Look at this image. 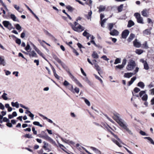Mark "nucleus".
Segmentation results:
<instances>
[{
	"label": "nucleus",
	"instance_id": "obj_1",
	"mask_svg": "<svg viewBox=\"0 0 154 154\" xmlns=\"http://www.w3.org/2000/svg\"><path fill=\"white\" fill-rule=\"evenodd\" d=\"M136 63L134 61L131 60L127 66V69L128 71L132 70L135 67Z\"/></svg>",
	"mask_w": 154,
	"mask_h": 154
},
{
	"label": "nucleus",
	"instance_id": "obj_2",
	"mask_svg": "<svg viewBox=\"0 0 154 154\" xmlns=\"http://www.w3.org/2000/svg\"><path fill=\"white\" fill-rule=\"evenodd\" d=\"M114 116L112 118L115 120L119 125H121L124 122H122V120L119 117V114L117 113H114Z\"/></svg>",
	"mask_w": 154,
	"mask_h": 154
},
{
	"label": "nucleus",
	"instance_id": "obj_3",
	"mask_svg": "<svg viewBox=\"0 0 154 154\" xmlns=\"http://www.w3.org/2000/svg\"><path fill=\"white\" fill-rule=\"evenodd\" d=\"M72 27L75 31L80 32L83 31L85 29V28L82 26L80 24H79L78 26H74L73 25H72Z\"/></svg>",
	"mask_w": 154,
	"mask_h": 154
},
{
	"label": "nucleus",
	"instance_id": "obj_4",
	"mask_svg": "<svg viewBox=\"0 0 154 154\" xmlns=\"http://www.w3.org/2000/svg\"><path fill=\"white\" fill-rule=\"evenodd\" d=\"M69 89L74 94H78L79 91V88L75 87L74 89L72 85H71V87L69 88Z\"/></svg>",
	"mask_w": 154,
	"mask_h": 154
},
{
	"label": "nucleus",
	"instance_id": "obj_5",
	"mask_svg": "<svg viewBox=\"0 0 154 154\" xmlns=\"http://www.w3.org/2000/svg\"><path fill=\"white\" fill-rule=\"evenodd\" d=\"M129 33V31L128 29L124 30L122 33V37L123 38H126Z\"/></svg>",
	"mask_w": 154,
	"mask_h": 154
},
{
	"label": "nucleus",
	"instance_id": "obj_6",
	"mask_svg": "<svg viewBox=\"0 0 154 154\" xmlns=\"http://www.w3.org/2000/svg\"><path fill=\"white\" fill-rule=\"evenodd\" d=\"M42 138L48 140V141H50V142L53 144H55L56 143L51 138L48 136L47 134H46L45 135H43Z\"/></svg>",
	"mask_w": 154,
	"mask_h": 154
},
{
	"label": "nucleus",
	"instance_id": "obj_7",
	"mask_svg": "<svg viewBox=\"0 0 154 154\" xmlns=\"http://www.w3.org/2000/svg\"><path fill=\"white\" fill-rule=\"evenodd\" d=\"M121 127H122L124 129L126 130V131L130 134H132V133L131 132V131L129 129L127 128V126L124 123L120 126Z\"/></svg>",
	"mask_w": 154,
	"mask_h": 154
},
{
	"label": "nucleus",
	"instance_id": "obj_8",
	"mask_svg": "<svg viewBox=\"0 0 154 154\" xmlns=\"http://www.w3.org/2000/svg\"><path fill=\"white\" fill-rule=\"evenodd\" d=\"M121 127H122L124 129L126 130V131L130 134H132V133L131 132V131L129 129L127 128V126L124 123L120 126Z\"/></svg>",
	"mask_w": 154,
	"mask_h": 154
},
{
	"label": "nucleus",
	"instance_id": "obj_9",
	"mask_svg": "<svg viewBox=\"0 0 154 154\" xmlns=\"http://www.w3.org/2000/svg\"><path fill=\"white\" fill-rule=\"evenodd\" d=\"M121 127H122L124 129L126 130V131L130 134H132V133L131 132V131L129 129L127 128V126L124 123L120 126Z\"/></svg>",
	"mask_w": 154,
	"mask_h": 154
},
{
	"label": "nucleus",
	"instance_id": "obj_10",
	"mask_svg": "<svg viewBox=\"0 0 154 154\" xmlns=\"http://www.w3.org/2000/svg\"><path fill=\"white\" fill-rule=\"evenodd\" d=\"M2 24L5 27L8 28L9 26H12V24L9 21L6 20L2 22Z\"/></svg>",
	"mask_w": 154,
	"mask_h": 154
},
{
	"label": "nucleus",
	"instance_id": "obj_11",
	"mask_svg": "<svg viewBox=\"0 0 154 154\" xmlns=\"http://www.w3.org/2000/svg\"><path fill=\"white\" fill-rule=\"evenodd\" d=\"M25 6L27 8L28 10L30 11V12L33 15L34 17L38 20H39V19L38 17L31 10V9L25 4H24Z\"/></svg>",
	"mask_w": 154,
	"mask_h": 154
},
{
	"label": "nucleus",
	"instance_id": "obj_12",
	"mask_svg": "<svg viewBox=\"0 0 154 154\" xmlns=\"http://www.w3.org/2000/svg\"><path fill=\"white\" fill-rule=\"evenodd\" d=\"M109 34L111 35L112 36L118 35L119 34V32L116 30L114 29L112 30H111Z\"/></svg>",
	"mask_w": 154,
	"mask_h": 154
},
{
	"label": "nucleus",
	"instance_id": "obj_13",
	"mask_svg": "<svg viewBox=\"0 0 154 154\" xmlns=\"http://www.w3.org/2000/svg\"><path fill=\"white\" fill-rule=\"evenodd\" d=\"M6 64L4 56H0V65H3L4 66L6 65Z\"/></svg>",
	"mask_w": 154,
	"mask_h": 154
},
{
	"label": "nucleus",
	"instance_id": "obj_14",
	"mask_svg": "<svg viewBox=\"0 0 154 154\" xmlns=\"http://www.w3.org/2000/svg\"><path fill=\"white\" fill-rule=\"evenodd\" d=\"M152 28H150L149 29H146L143 31V33L144 34L146 35H149L151 34V30L152 29Z\"/></svg>",
	"mask_w": 154,
	"mask_h": 154
},
{
	"label": "nucleus",
	"instance_id": "obj_15",
	"mask_svg": "<svg viewBox=\"0 0 154 154\" xmlns=\"http://www.w3.org/2000/svg\"><path fill=\"white\" fill-rule=\"evenodd\" d=\"M137 77L135 76L131 78V80L128 82V83L127 84V85L128 86H130L133 82L136 80Z\"/></svg>",
	"mask_w": 154,
	"mask_h": 154
},
{
	"label": "nucleus",
	"instance_id": "obj_16",
	"mask_svg": "<svg viewBox=\"0 0 154 154\" xmlns=\"http://www.w3.org/2000/svg\"><path fill=\"white\" fill-rule=\"evenodd\" d=\"M134 75L133 73L132 72H127L124 74V77L125 78H129Z\"/></svg>",
	"mask_w": 154,
	"mask_h": 154
},
{
	"label": "nucleus",
	"instance_id": "obj_17",
	"mask_svg": "<svg viewBox=\"0 0 154 154\" xmlns=\"http://www.w3.org/2000/svg\"><path fill=\"white\" fill-rule=\"evenodd\" d=\"M10 18L12 19L14 21H17L18 22H19L18 19L17 18L14 14H11L10 15Z\"/></svg>",
	"mask_w": 154,
	"mask_h": 154
},
{
	"label": "nucleus",
	"instance_id": "obj_18",
	"mask_svg": "<svg viewBox=\"0 0 154 154\" xmlns=\"http://www.w3.org/2000/svg\"><path fill=\"white\" fill-rule=\"evenodd\" d=\"M133 44L134 46L137 48H139L140 47L141 44L137 41V39L135 40L133 42Z\"/></svg>",
	"mask_w": 154,
	"mask_h": 154
},
{
	"label": "nucleus",
	"instance_id": "obj_19",
	"mask_svg": "<svg viewBox=\"0 0 154 154\" xmlns=\"http://www.w3.org/2000/svg\"><path fill=\"white\" fill-rule=\"evenodd\" d=\"M135 37V35L133 33H131L127 39V41L128 42H131Z\"/></svg>",
	"mask_w": 154,
	"mask_h": 154
},
{
	"label": "nucleus",
	"instance_id": "obj_20",
	"mask_svg": "<svg viewBox=\"0 0 154 154\" xmlns=\"http://www.w3.org/2000/svg\"><path fill=\"white\" fill-rule=\"evenodd\" d=\"M91 149L94 151L96 153L98 154H101V152L99 149L96 148L91 146Z\"/></svg>",
	"mask_w": 154,
	"mask_h": 154
},
{
	"label": "nucleus",
	"instance_id": "obj_21",
	"mask_svg": "<svg viewBox=\"0 0 154 154\" xmlns=\"http://www.w3.org/2000/svg\"><path fill=\"white\" fill-rule=\"evenodd\" d=\"M12 37L15 38H16L15 40L16 43L19 45H20L21 43V40L20 39L17 38L14 35H12L11 36Z\"/></svg>",
	"mask_w": 154,
	"mask_h": 154
},
{
	"label": "nucleus",
	"instance_id": "obj_22",
	"mask_svg": "<svg viewBox=\"0 0 154 154\" xmlns=\"http://www.w3.org/2000/svg\"><path fill=\"white\" fill-rule=\"evenodd\" d=\"M29 55L30 57L31 56L33 57H37L36 53L34 51H31L30 53L29 54Z\"/></svg>",
	"mask_w": 154,
	"mask_h": 154
},
{
	"label": "nucleus",
	"instance_id": "obj_23",
	"mask_svg": "<svg viewBox=\"0 0 154 154\" xmlns=\"http://www.w3.org/2000/svg\"><path fill=\"white\" fill-rule=\"evenodd\" d=\"M61 66H62V67H63V68L65 70L68 72L69 71V69L68 68V67H67V66L66 65L63 63H62L61 64Z\"/></svg>",
	"mask_w": 154,
	"mask_h": 154
},
{
	"label": "nucleus",
	"instance_id": "obj_24",
	"mask_svg": "<svg viewBox=\"0 0 154 154\" xmlns=\"http://www.w3.org/2000/svg\"><path fill=\"white\" fill-rule=\"evenodd\" d=\"M137 86L143 89L145 87V85L143 82H140L137 83Z\"/></svg>",
	"mask_w": 154,
	"mask_h": 154
},
{
	"label": "nucleus",
	"instance_id": "obj_25",
	"mask_svg": "<svg viewBox=\"0 0 154 154\" xmlns=\"http://www.w3.org/2000/svg\"><path fill=\"white\" fill-rule=\"evenodd\" d=\"M134 25V23L132 20H130L128 21L127 27L129 28L131 27Z\"/></svg>",
	"mask_w": 154,
	"mask_h": 154
},
{
	"label": "nucleus",
	"instance_id": "obj_26",
	"mask_svg": "<svg viewBox=\"0 0 154 154\" xmlns=\"http://www.w3.org/2000/svg\"><path fill=\"white\" fill-rule=\"evenodd\" d=\"M147 10L146 9H143L141 12L142 15L144 17H147L148 16V15L147 13Z\"/></svg>",
	"mask_w": 154,
	"mask_h": 154
},
{
	"label": "nucleus",
	"instance_id": "obj_27",
	"mask_svg": "<svg viewBox=\"0 0 154 154\" xmlns=\"http://www.w3.org/2000/svg\"><path fill=\"white\" fill-rule=\"evenodd\" d=\"M99 12L100 13L102 11H104L106 9V7L105 6H103L102 5H100V6L99 8Z\"/></svg>",
	"mask_w": 154,
	"mask_h": 154
},
{
	"label": "nucleus",
	"instance_id": "obj_28",
	"mask_svg": "<svg viewBox=\"0 0 154 154\" xmlns=\"http://www.w3.org/2000/svg\"><path fill=\"white\" fill-rule=\"evenodd\" d=\"M43 30L44 32L45 33L46 35H48L50 37H51L53 38H54V37L51 34L49 33L48 31L46 30L45 29H43Z\"/></svg>",
	"mask_w": 154,
	"mask_h": 154
},
{
	"label": "nucleus",
	"instance_id": "obj_29",
	"mask_svg": "<svg viewBox=\"0 0 154 154\" xmlns=\"http://www.w3.org/2000/svg\"><path fill=\"white\" fill-rule=\"evenodd\" d=\"M11 104L13 107H16L17 108L19 107V104L17 102H16L15 103L12 102Z\"/></svg>",
	"mask_w": 154,
	"mask_h": 154
},
{
	"label": "nucleus",
	"instance_id": "obj_30",
	"mask_svg": "<svg viewBox=\"0 0 154 154\" xmlns=\"http://www.w3.org/2000/svg\"><path fill=\"white\" fill-rule=\"evenodd\" d=\"M92 56L94 58L97 59L99 57V56L98 54L95 51L93 52L92 55Z\"/></svg>",
	"mask_w": 154,
	"mask_h": 154
},
{
	"label": "nucleus",
	"instance_id": "obj_31",
	"mask_svg": "<svg viewBox=\"0 0 154 154\" xmlns=\"http://www.w3.org/2000/svg\"><path fill=\"white\" fill-rule=\"evenodd\" d=\"M66 8L68 9L69 11L71 12H72L74 10V8L69 5L66 6Z\"/></svg>",
	"mask_w": 154,
	"mask_h": 154
},
{
	"label": "nucleus",
	"instance_id": "obj_32",
	"mask_svg": "<svg viewBox=\"0 0 154 154\" xmlns=\"http://www.w3.org/2000/svg\"><path fill=\"white\" fill-rule=\"evenodd\" d=\"M82 99L84 100L85 103L88 106H90V103L88 100L84 97H82Z\"/></svg>",
	"mask_w": 154,
	"mask_h": 154
},
{
	"label": "nucleus",
	"instance_id": "obj_33",
	"mask_svg": "<svg viewBox=\"0 0 154 154\" xmlns=\"http://www.w3.org/2000/svg\"><path fill=\"white\" fill-rule=\"evenodd\" d=\"M63 85L65 86L69 85V88L71 87V85H72L70 84L66 80H65L64 81L63 83Z\"/></svg>",
	"mask_w": 154,
	"mask_h": 154
},
{
	"label": "nucleus",
	"instance_id": "obj_34",
	"mask_svg": "<svg viewBox=\"0 0 154 154\" xmlns=\"http://www.w3.org/2000/svg\"><path fill=\"white\" fill-rule=\"evenodd\" d=\"M94 67L96 70L97 71H100L101 70L100 68L97 63H94Z\"/></svg>",
	"mask_w": 154,
	"mask_h": 154
},
{
	"label": "nucleus",
	"instance_id": "obj_35",
	"mask_svg": "<svg viewBox=\"0 0 154 154\" xmlns=\"http://www.w3.org/2000/svg\"><path fill=\"white\" fill-rule=\"evenodd\" d=\"M123 7V4H121L120 6H119L117 8V10L119 12H121L122 11Z\"/></svg>",
	"mask_w": 154,
	"mask_h": 154
},
{
	"label": "nucleus",
	"instance_id": "obj_36",
	"mask_svg": "<svg viewBox=\"0 0 154 154\" xmlns=\"http://www.w3.org/2000/svg\"><path fill=\"white\" fill-rule=\"evenodd\" d=\"M107 20V19L105 18L103 20H101V22L100 23L101 24V26L103 27H104V23L106 22V21Z\"/></svg>",
	"mask_w": 154,
	"mask_h": 154
},
{
	"label": "nucleus",
	"instance_id": "obj_37",
	"mask_svg": "<svg viewBox=\"0 0 154 154\" xmlns=\"http://www.w3.org/2000/svg\"><path fill=\"white\" fill-rule=\"evenodd\" d=\"M108 29L110 31L113 27V24L112 23H109L108 24Z\"/></svg>",
	"mask_w": 154,
	"mask_h": 154
},
{
	"label": "nucleus",
	"instance_id": "obj_38",
	"mask_svg": "<svg viewBox=\"0 0 154 154\" xmlns=\"http://www.w3.org/2000/svg\"><path fill=\"white\" fill-rule=\"evenodd\" d=\"M112 140L114 143H116L119 147H122V146L119 144V142L117 140L114 139H112Z\"/></svg>",
	"mask_w": 154,
	"mask_h": 154
},
{
	"label": "nucleus",
	"instance_id": "obj_39",
	"mask_svg": "<svg viewBox=\"0 0 154 154\" xmlns=\"http://www.w3.org/2000/svg\"><path fill=\"white\" fill-rule=\"evenodd\" d=\"M136 53L139 55L141 54L143 52V51L141 49H136L135 51Z\"/></svg>",
	"mask_w": 154,
	"mask_h": 154
},
{
	"label": "nucleus",
	"instance_id": "obj_40",
	"mask_svg": "<svg viewBox=\"0 0 154 154\" xmlns=\"http://www.w3.org/2000/svg\"><path fill=\"white\" fill-rule=\"evenodd\" d=\"M137 20V22L141 24H143L144 23L143 21V18L141 17L138 18Z\"/></svg>",
	"mask_w": 154,
	"mask_h": 154
},
{
	"label": "nucleus",
	"instance_id": "obj_41",
	"mask_svg": "<svg viewBox=\"0 0 154 154\" xmlns=\"http://www.w3.org/2000/svg\"><path fill=\"white\" fill-rule=\"evenodd\" d=\"M67 72L69 74V76L74 81H75V79H76L72 74L69 71Z\"/></svg>",
	"mask_w": 154,
	"mask_h": 154
},
{
	"label": "nucleus",
	"instance_id": "obj_42",
	"mask_svg": "<svg viewBox=\"0 0 154 154\" xmlns=\"http://www.w3.org/2000/svg\"><path fill=\"white\" fill-rule=\"evenodd\" d=\"M144 69L146 70H147L149 69V66L147 63L146 62L144 64H143Z\"/></svg>",
	"mask_w": 154,
	"mask_h": 154
},
{
	"label": "nucleus",
	"instance_id": "obj_43",
	"mask_svg": "<svg viewBox=\"0 0 154 154\" xmlns=\"http://www.w3.org/2000/svg\"><path fill=\"white\" fill-rule=\"evenodd\" d=\"M92 14V12L90 11L88 12V15H86V17L88 19H91V16Z\"/></svg>",
	"mask_w": 154,
	"mask_h": 154
},
{
	"label": "nucleus",
	"instance_id": "obj_44",
	"mask_svg": "<svg viewBox=\"0 0 154 154\" xmlns=\"http://www.w3.org/2000/svg\"><path fill=\"white\" fill-rule=\"evenodd\" d=\"M143 47L146 49H147L149 48L146 41H145L144 43L143 44Z\"/></svg>",
	"mask_w": 154,
	"mask_h": 154
},
{
	"label": "nucleus",
	"instance_id": "obj_45",
	"mask_svg": "<svg viewBox=\"0 0 154 154\" xmlns=\"http://www.w3.org/2000/svg\"><path fill=\"white\" fill-rule=\"evenodd\" d=\"M33 124L35 125H37L40 126L41 127H43V126L40 124V123L38 122L35 121L33 122Z\"/></svg>",
	"mask_w": 154,
	"mask_h": 154
},
{
	"label": "nucleus",
	"instance_id": "obj_46",
	"mask_svg": "<svg viewBox=\"0 0 154 154\" xmlns=\"http://www.w3.org/2000/svg\"><path fill=\"white\" fill-rule=\"evenodd\" d=\"M7 94L5 93H4L2 96V97L3 99L5 100H7L8 99V97H7L6 95Z\"/></svg>",
	"mask_w": 154,
	"mask_h": 154
},
{
	"label": "nucleus",
	"instance_id": "obj_47",
	"mask_svg": "<svg viewBox=\"0 0 154 154\" xmlns=\"http://www.w3.org/2000/svg\"><path fill=\"white\" fill-rule=\"evenodd\" d=\"M74 82L80 87L82 88L83 87L82 85L81 84V83L79 82V81L77 79H75V81H74Z\"/></svg>",
	"mask_w": 154,
	"mask_h": 154
},
{
	"label": "nucleus",
	"instance_id": "obj_48",
	"mask_svg": "<svg viewBox=\"0 0 154 154\" xmlns=\"http://www.w3.org/2000/svg\"><path fill=\"white\" fill-rule=\"evenodd\" d=\"M148 99V96L147 94H145L143 96L142 99L143 101H146Z\"/></svg>",
	"mask_w": 154,
	"mask_h": 154
},
{
	"label": "nucleus",
	"instance_id": "obj_49",
	"mask_svg": "<svg viewBox=\"0 0 154 154\" xmlns=\"http://www.w3.org/2000/svg\"><path fill=\"white\" fill-rule=\"evenodd\" d=\"M69 46L73 49V52L75 54L76 56H78L79 55V53L78 52H77L76 50L75 49L73 48L72 47L71 45H69Z\"/></svg>",
	"mask_w": 154,
	"mask_h": 154
},
{
	"label": "nucleus",
	"instance_id": "obj_50",
	"mask_svg": "<svg viewBox=\"0 0 154 154\" xmlns=\"http://www.w3.org/2000/svg\"><path fill=\"white\" fill-rule=\"evenodd\" d=\"M134 15L135 17L137 20V19L138 18L141 17L140 14L138 13H135Z\"/></svg>",
	"mask_w": 154,
	"mask_h": 154
},
{
	"label": "nucleus",
	"instance_id": "obj_51",
	"mask_svg": "<svg viewBox=\"0 0 154 154\" xmlns=\"http://www.w3.org/2000/svg\"><path fill=\"white\" fill-rule=\"evenodd\" d=\"M14 8L18 11H19L20 13H22V11H19L20 9V7L19 6H17V5H14Z\"/></svg>",
	"mask_w": 154,
	"mask_h": 154
},
{
	"label": "nucleus",
	"instance_id": "obj_52",
	"mask_svg": "<svg viewBox=\"0 0 154 154\" xmlns=\"http://www.w3.org/2000/svg\"><path fill=\"white\" fill-rule=\"evenodd\" d=\"M37 52L39 54L40 56L42 57L44 59L46 60L45 57L44 56L43 54L39 50Z\"/></svg>",
	"mask_w": 154,
	"mask_h": 154
},
{
	"label": "nucleus",
	"instance_id": "obj_53",
	"mask_svg": "<svg viewBox=\"0 0 154 154\" xmlns=\"http://www.w3.org/2000/svg\"><path fill=\"white\" fill-rule=\"evenodd\" d=\"M94 75L95 76L96 79L99 80L102 84H103V81L98 76H97L96 74H94Z\"/></svg>",
	"mask_w": 154,
	"mask_h": 154
},
{
	"label": "nucleus",
	"instance_id": "obj_54",
	"mask_svg": "<svg viewBox=\"0 0 154 154\" xmlns=\"http://www.w3.org/2000/svg\"><path fill=\"white\" fill-rule=\"evenodd\" d=\"M24 137L28 138H33L32 135L31 134H26L24 136Z\"/></svg>",
	"mask_w": 154,
	"mask_h": 154
},
{
	"label": "nucleus",
	"instance_id": "obj_55",
	"mask_svg": "<svg viewBox=\"0 0 154 154\" xmlns=\"http://www.w3.org/2000/svg\"><path fill=\"white\" fill-rule=\"evenodd\" d=\"M121 62V60L120 58H116L114 64H117L118 63H120Z\"/></svg>",
	"mask_w": 154,
	"mask_h": 154
},
{
	"label": "nucleus",
	"instance_id": "obj_56",
	"mask_svg": "<svg viewBox=\"0 0 154 154\" xmlns=\"http://www.w3.org/2000/svg\"><path fill=\"white\" fill-rule=\"evenodd\" d=\"M144 139H147L149 140L151 144L154 142L152 139L150 137H144Z\"/></svg>",
	"mask_w": 154,
	"mask_h": 154
},
{
	"label": "nucleus",
	"instance_id": "obj_57",
	"mask_svg": "<svg viewBox=\"0 0 154 154\" xmlns=\"http://www.w3.org/2000/svg\"><path fill=\"white\" fill-rule=\"evenodd\" d=\"M16 29L18 30H19L21 29V27L20 26V25L19 24H16L15 26Z\"/></svg>",
	"mask_w": 154,
	"mask_h": 154
},
{
	"label": "nucleus",
	"instance_id": "obj_58",
	"mask_svg": "<svg viewBox=\"0 0 154 154\" xmlns=\"http://www.w3.org/2000/svg\"><path fill=\"white\" fill-rule=\"evenodd\" d=\"M87 30H85L84 32H83V33H82V35L84 36H87V35H90V34L87 32Z\"/></svg>",
	"mask_w": 154,
	"mask_h": 154
},
{
	"label": "nucleus",
	"instance_id": "obj_59",
	"mask_svg": "<svg viewBox=\"0 0 154 154\" xmlns=\"http://www.w3.org/2000/svg\"><path fill=\"white\" fill-rule=\"evenodd\" d=\"M140 89L136 87L134 89V91L135 93H137L140 91Z\"/></svg>",
	"mask_w": 154,
	"mask_h": 154
},
{
	"label": "nucleus",
	"instance_id": "obj_60",
	"mask_svg": "<svg viewBox=\"0 0 154 154\" xmlns=\"http://www.w3.org/2000/svg\"><path fill=\"white\" fill-rule=\"evenodd\" d=\"M146 93V91H141L139 93V96L140 97H141L143 94H144Z\"/></svg>",
	"mask_w": 154,
	"mask_h": 154
},
{
	"label": "nucleus",
	"instance_id": "obj_61",
	"mask_svg": "<svg viewBox=\"0 0 154 154\" xmlns=\"http://www.w3.org/2000/svg\"><path fill=\"white\" fill-rule=\"evenodd\" d=\"M126 61H127V60H126V59H124L123 60V61H122V64L121 65L124 67L125 66V65L126 64Z\"/></svg>",
	"mask_w": 154,
	"mask_h": 154
},
{
	"label": "nucleus",
	"instance_id": "obj_62",
	"mask_svg": "<svg viewBox=\"0 0 154 154\" xmlns=\"http://www.w3.org/2000/svg\"><path fill=\"white\" fill-rule=\"evenodd\" d=\"M3 121L4 122H5L7 123V122H10V120L9 119H8L7 117H4L3 119Z\"/></svg>",
	"mask_w": 154,
	"mask_h": 154
},
{
	"label": "nucleus",
	"instance_id": "obj_63",
	"mask_svg": "<svg viewBox=\"0 0 154 154\" xmlns=\"http://www.w3.org/2000/svg\"><path fill=\"white\" fill-rule=\"evenodd\" d=\"M30 47L29 45V44L27 43V44L25 48V50L26 51H28Z\"/></svg>",
	"mask_w": 154,
	"mask_h": 154
},
{
	"label": "nucleus",
	"instance_id": "obj_64",
	"mask_svg": "<svg viewBox=\"0 0 154 154\" xmlns=\"http://www.w3.org/2000/svg\"><path fill=\"white\" fill-rule=\"evenodd\" d=\"M77 45L78 46V47L80 48L81 49V48H85V47L84 46H83L81 44L79 43H78L77 44Z\"/></svg>",
	"mask_w": 154,
	"mask_h": 154
}]
</instances>
